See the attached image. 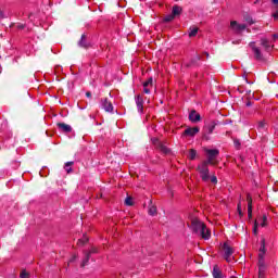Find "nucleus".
Masks as SVG:
<instances>
[{
    "label": "nucleus",
    "instance_id": "49530a36",
    "mask_svg": "<svg viewBox=\"0 0 278 278\" xmlns=\"http://www.w3.org/2000/svg\"><path fill=\"white\" fill-rule=\"evenodd\" d=\"M86 97H87V99H91V98H92V92L87 91V92H86Z\"/></svg>",
    "mask_w": 278,
    "mask_h": 278
},
{
    "label": "nucleus",
    "instance_id": "2eb2a0df",
    "mask_svg": "<svg viewBox=\"0 0 278 278\" xmlns=\"http://www.w3.org/2000/svg\"><path fill=\"white\" fill-rule=\"evenodd\" d=\"M184 12V9L179 5H174L172 9V16L175 18V16H179Z\"/></svg>",
    "mask_w": 278,
    "mask_h": 278
},
{
    "label": "nucleus",
    "instance_id": "c85d7f7f",
    "mask_svg": "<svg viewBox=\"0 0 278 278\" xmlns=\"http://www.w3.org/2000/svg\"><path fill=\"white\" fill-rule=\"evenodd\" d=\"M87 255H94V253H99V249H97L96 247L91 248L88 252H85Z\"/></svg>",
    "mask_w": 278,
    "mask_h": 278
},
{
    "label": "nucleus",
    "instance_id": "de8ad7c7",
    "mask_svg": "<svg viewBox=\"0 0 278 278\" xmlns=\"http://www.w3.org/2000/svg\"><path fill=\"white\" fill-rule=\"evenodd\" d=\"M66 173H73V168L64 166Z\"/></svg>",
    "mask_w": 278,
    "mask_h": 278
},
{
    "label": "nucleus",
    "instance_id": "6e6552de",
    "mask_svg": "<svg viewBox=\"0 0 278 278\" xmlns=\"http://www.w3.org/2000/svg\"><path fill=\"white\" fill-rule=\"evenodd\" d=\"M78 47L81 49H90V42L88 41L85 34L81 35L80 40L78 41Z\"/></svg>",
    "mask_w": 278,
    "mask_h": 278
},
{
    "label": "nucleus",
    "instance_id": "37998d69",
    "mask_svg": "<svg viewBox=\"0 0 278 278\" xmlns=\"http://www.w3.org/2000/svg\"><path fill=\"white\" fill-rule=\"evenodd\" d=\"M143 92H144L146 94H150V93H151V89L148 88V87H143Z\"/></svg>",
    "mask_w": 278,
    "mask_h": 278
},
{
    "label": "nucleus",
    "instance_id": "58836bf2",
    "mask_svg": "<svg viewBox=\"0 0 278 278\" xmlns=\"http://www.w3.org/2000/svg\"><path fill=\"white\" fill-rule=\"evenodd\" d=\"M253 233L257 236V220L254 222Z\"/></svg>",
    "mask_w": 278,
    "mask_h": 278
},
{
    "label": "nucleus",
    "instance_id": "c756f323",
    "mask_svg": "<svg viewBox=\"0 0 278 278\" xmlns=\"http://www.w3.org/2000/svg\"><path fill=\"white\" fill-rule=\"evenodd\" d=\"M243 18H244V21H245L247 23H249L250 25H253V23H255V22L253 21V17H251V15H249V14H245Z\"/></svg>",
    "mask_w": 278,
    "mask_h": 278
},
{
    "label": "nucleus",
    "instance_id": "1a4fd4ad",
    "mask_svg": "<svg viewBox=\"0 0 278 278\" xmlns=\"http://www.w3.org/2000/svg\"><path fill=\"white\" fill-rule=\"evenodd\" d=\"M189 121L191 123H199V121H201V114H199L195 110H192L189 113Z\"/></svg>",
    "mask_w": 278,
    "mask_h": 278
},
{
    "label": "nucleus",
    "instance_id": "72a5a7b5",
    "mask_svg": "<svg viewBox=\"0 0 278 278\" xmlns=\"http://www.w3.org/2000/svg\"><path fill=\"white\" fill-rule=\"evenodd\" d=\"M30 274L26 269H23L20 274V278H29Z\"/></svg>",
    "mask_w": 278,
    "mask_h": 278
},
{
    "label": "nucleus",
    "instance_id": "7c9ffc66",
    "mask_svg": "<svg viewBox=\"0 0 278 278\" xmlns=\"http://www.w3.org/2000/svg\"><path fill=\"white\" fill-rule=\"evenodd\" d=\"M197 157V150L190 149L189 150V159L194 160Z\"/></svg>",
    "mask_w": 278,
    "mask_h": 278
},
{
    "label": "nucleus",
    "instance_id": "b1692460",
    "mask_svg": "<svg viewBox=\"0 0 278 278\" xmlns=\"http://www.w3.org/2000/svg\"><path fill=\"white\" fill-rule=\"evenodd\" d=\"M233 147L235 149H237V151H240L242 143L240 142V140L238 138H233Z\"/></svg>",
    "mask_w": 278,
    "mask_h": 278
},
{
    "label": "nucleus",
    "instance_id": "a878e982",
    "mask_svg": "<svg viewBox=\"0 0 278 278\" xmlns=\"http://www.w3.org/2000/svg\"><path fill=\"white\" fill-rule=\"evenodd\" d=\"M149 214H150V216H155V214H157V206H155V205H151L150 207H149Z\"/></svg>",
    "mask_w": 278,
    "mask_h": 278
},
{
    "label": "nucleus",
    "instance_id": "39448f33",
    "mask_svg": "<svg viewBox=\"0 0 278 278\" xmlns=\"http://www.w3.org/2000/svg\"><path fill=\"white\" fill-rule=\"evenodd\" d=\"M203 240H210L212 238V232L207 229V226L204 224L200 232H198Z\"/></svg>",
    "mask_w": 278,
    "mask_h": 278
},
{
    "label": "nucleus",
    "instance_id": "cd10ccee",
    "mask_svg": "<svg viewBox=\"0 0 278 278\" xmlns=\"http://www.w3.org/2000/svg\"><path fill=\"white\" fill-rule=\"evenodd\" d=\"M172 21H175V17L173 16V13L169 14V15H166V16L163 18V23H170Z\"/></svg>",
    "mask_w": 278,
    "mask_h": 278
},
{
    "label": "nucleus",
    "instance_id": "423d86ee",
    "mask_svg": "<svg viewBox=\"0 0 278 278\" xmlns=\"http://www.w3.org/2000/svg\"><path fill=\"white\" fill-rule=\"evenodd\" d=\"M247 201H248V218H253V198L251 194L248 193L247 195Z\"/></svg>",
    "mask_w": 278,
    "mask_h": 278
},
{
    "label": "nucleus",
    "instance_id": "bb28decb",
    "mask_svg": "<svg viewBox=\"0 0 278 278\" xmlns=\"http://www.w3.org/2000/svg\"><path fill=\"white\" fill-rule=\"evenodd\" d=\"M88 240H89L88 237L84 236L83 239H79L77 241L78 247H84V244H87Z\"/></svg>",
    "mask_w": 278,
    "mask_h": 278
},
{
    "label": "nucleus",
    "instance_id": "5701e85b",
    "mask_svg": "<svg viewBox=\"0 0 278 278\" xmlns=\"http://www.w3.org/2000/svg\"><path fill=\"white\" fill-rule=\"evenodd\" d=\"M257 129H268V124L265 119L258 122Z\"/></svg>",
    "mask_w": 278,
    "mask_h": 278
},
{
    "label": "nucleus",
    "instance_id": "3c124183",
    "mask_svg": "<svg viewBox=\"0 0 278 278\" xmlns=\"http://www.w3.org/2000/svg\"><path fill=\"white\" fill-rule=\"evenodd\" d=\"M75 260H77V256H76V255H74V256L70 260V262H75Z\"/></svg>",
    "mask_w": 278,
    "mask_h": 278
},
{
    "label": "nucleus",
    "instance_id": "13d9d810",
    "mask_svg": "<svg viewBox=\"0 0 278 278\" xmlns=\"http://www.w3.org/2000/svg\"><path fill=\"white\" fill-rule=\"evenodd\" d=\"M28 18H31V14L28 15Z\"/></svg>",
    "mask_w": 278,
    "mask_h": 278
},
{
    "label": "nucleus",
    "instance_id": "ddd939ff",
    "mask_svg": "<svg viewBox=\"0 0 278 278\" xmlns=\"http://www.w3.org/2000/svg\"><path fill=\"white\" fill-rule=\"evenodd\" d=\"M201 60V55L197 54L194 59L190 61V63H186V68H192V66H197V63Z\"/></svg>",
    "mask_w": 278,
    "mask_h": 278
},
{
    "label": "nucleus",
    "instance_id": "c03bdc74",
    "mask_svg": "<svg viewBox=\"0 0 278 278\" xmlns=\"http://www.w3.org/2000/svg\"><path fill=\"white\" fill-rule=\"evenodd\" d=\"M25 27H26L25 24H17V25H16V28H17V29H24Z\"/></svg>",
    "mask_w": 278,
    "mask_h": 278
},
{
    "label": "nucleus",
    "instance_id": "a18cd8bd",
    "mask_svg": "<svg viewBox=\"0 0 278 278\" xmlns=\"http://www.w3.org/2000/svg\"><path fill=\"white\" fill-rule=\"evenodd\" d=\"M275 21H278V10L273 14Z\"/></svg>",
    "mask_w": 278,
    "mask_h": 278
},
{
    "label": "nucleus",
    "instance_id": "f3484780",
    "mask_svg": "<svg viewBox=\"0 0 278 278\" xmlns=\"http://www.w3.org/2000/svg\"><path fill=\"white\" fill-rule=\"evenodd\" d=\"M261 45L262 47H264L265 51H271L273 46H270V42L268 41V39H261Z\"/></svg>",
    "mask_w": 278,
    "mask_h": 278
},
{
    "label": "nucleus",
    "instance_id": "c9c22d12",
    "mask_svg": "<svg viewBox=\"0 0 278 278\" xmlns=\"http://www.w3.org/2000/svg\"><path fill=\"white\" fill-rule=\"evenodd\" d=\"M237 210H238L239 216H244V214L242 213V205L240 203L238 204Z\"/></svg>",
    "mask_w": 278,
    "mask_h": 278
},
{
    "label": "nucleus",
    "instance_id": "9d476101",
    "mask_svg": "<svg viewBox=\"0 0 278 278\" xmlns=\"http://www.w3.org/2000/svg\"><path fill=\"white\" fill-rule=\"evenodd\" d=\"M102 108L105 110V112H114V106L112 105V102L108 100V98L102 101Z\"/></svg>",
    "mask_w": 278,
    "mask_h": 278
},
{
    "label": "nucleus",
    "instance_id": "a19ab883",
    "mask_svg": "<svg viewBox=\"0 0 278 278\" xmlns=\"http://www.w3.org/2000/svg\"><path fill=\"white\" fill-rule=\"evenodd\" d=\"M230 27H232V29L236 27H238V22L237 21H231L230 22Z\"/></svg>",
    "mask_w": 278,
    "mask_h": 278
},
{
    "label": "nucleus",
    "instance_id": "4468645a",
    "mask_svg": "<svg viewBox=\"0 0 278 278\" xmlns=\"http://www.w3.org/2000/svg\"><path fill=\"white\" fill-rule=\"evenodd\" d=\"M212 275L214 278H223V271L218 265H214Z\"/></svg>",
    "mask_w": 278,
    "mask_h": 278
},
{
    "label": "nucleus",
    "instance_id": "8fccbe9b",
    "mask_svg": "<svg viewBox=\"0 0 278 278\" xmlns=\"http://www.w3.org/2000/svg\"><path fill=\"white\" fill-rule=\"evenodd\" d=\"M274 40L278 39V33L273 35Z\"/></svg>",
    "mask_w": 278,
    "mask_h": 278
},
{
    "label": "nucleus",
    "instance_id": "f8f14e48",
    "mask_svg": "<svg viewBox=\"0 0 278 278\" xmlns=\"http://www.w3.org/2000/svg\"><path fill=\"white\" fill-rule=\"evenodd\" d=\"M136 105H137L139 112H143V110H144V100L141 98V96L136 97Z\"/></svg>",
    "mask_w": 278,
    "mask_h": 278
},
{
    "label": "nucleus",
    "instance_id": "79ce46f5",
    "mask_svg": "<svg viewBox=\"0 0 278 278\" xmlns=\"http://www.w3.org/2000/svg\"><path fill=\"white\" fill-rule=\"evenodd\" d=\"M73 164H75V162H73V161L66 162L65 163V168H68L71 166H73Z\"/></svg>",
    "mask_w": 278,
    "mask_h": 278
},
{
    "label": "nucleus",
    "instance_id": "a211bd4d",
    "mask_svg": "<svg viewBox=\"0 0 278 278\" xmlns=\"http://www.w3.org/2000/svg\"><path fill=\"white\" fill-rule=\"evenodd\" d=\"M156 148L165 155H168V153H170V150L166 148V146H164L163 143H157Z\"/></svg>",
    "mask_w": 278,
    "mask_h": 278
},
{
    "label": "nucleus",
    "instance_id": "603ef678",
    "mask_svg": "<svg viewBox=\"0 0 278 278\" xmlns=\"http://www.w3.org/2000/svg\"><path fill=\"white\" fill-rule=\"evenodd\" d=\"M258 278H265L264 274H258Z\"/></svg>",
    "mask_w": 278,
    "mask_h": 278
},
{
    "label": "nucleus",
    "instance_id": "f257e3e1",
    "mask_svg": "<svg viewBox=\"0 0 278 278\" xmlns=\"http://www.w3.org/2000/svg\"><path fill=\"white\" fill-rule=\"evenodd\" d=\"M207 162H203L197 167V170L200 173L202 181H210V167H207Z\"/></svg>",
    "mask_w": 278,
    "mask_h": 278
},
{
    "label": "nucleus",
    "instance_id": "412c9836",
    "mask_svg": "<svg viewBox=\"0 0 278 278\" xmlns=\"http://www.w3.org/2000/svg\"><path fill=\"white\" fill-rule=\"evenodd\" d=\"M266 273V265L264 261H258V275H264Z\"/></svg>",
    "mask_w": 278,
    "mask_h": 278
},
{
    "label": "nucleus",
    "instance_id": "aec40b11",
    "mask_svg": "<svg viewBox=\"0 0 278 278\" xmlns=\"http://www.w3.org/2000/svg\"><path fill=\"white\" fill-rule=\"evenodd\" d=\"M214 129H216V122H211L206 126L207 134H213Z\"/></svg>",
    "mask_w": 278,
    "mask_h": 278
},
{
    "label": "nucleus",
    "instance_id": "bf43d9fd",
    "mask_svg": "<svg viewBox=\"0 0 278 278\" xmlns=\"http://www.w3.org/2000/svg\"><path fill=\"white\" fill-rule=\"evenodd\" d=\"M231 278H236V277H231Z\"/></svg>",
    "mask_w": 278,
    "mask_h": 278
},
{
    "label": "nucleus",
    "instance_id": "393cba45",
    "mask_svg": "<svg viewBox=\"0 0 278 278\" xmlns=\"http://www.w3.org/2000/svg\"><path fill=\"white\" fill-rule=\"evenodd\" d=\"M88 262H90V254H87V253L85 252V258H84V261H83V263H81V268L88 266Z\"/></svg>",
    "mask_w": 278,
    "mask_h": 278
},
{
    "label": "nucleus",
    "instance_id": "4be33fe9",
    "mask_svg": "<svg viewBox=\"0 0 278 278\" xmlns=\"http://www.w3.org/2000/svg\"><path fill=\"white\" fill-rule=\"evenodd\" d=\"M260 253H266V239L262 238Z\"/></svg>",
    "mask_w": 278,
    "mask_h": 278
},
{
    "label": "nucleus",
    "instance_id": "6ab92c4d",
    "mask_svg": "<svg viewBox=\"0 0 278 278\" xmlns=\"http://www.w3.org/2000/svg\"><path fill=\"white\" fill-rule=\"evenodd\" d=\"M197 34H199V27L191 26L189 28V38H194V36H197Z\"/></svg>",
    "mask_w": 278,
    "mask_h": 278
},
{
    "label": "nucleus",
    "instance_id": "473e14b6",
    "mask_svg": "<svg viewBox=\"0 0 278 278\" xmlns=\"http://www.w3.org/2000/svg\"><path fill=\"white\" fill-rule=\"evenodd\" d=\"M125 205H128V206L134 205V198L127 197V198L125 199Z\"/></svg>",
    "mask_w": 278,
    "mask_h": 278
},
{
    "label": "nucleus",
    "instance_id": "6e6d98bb",
    "mask_svg": "<svg viewBox=\"0 0 278 278\" xmlns=\"http://www.w3.org/2000/svg\"><path fill=\"white\" fill-rule=\"evenodd\" d=\"M14 25H15L14 23H11L10 27H14Z\"/></svg>",
    "mask_w": 278,
    "mask_h": 278
},
{
    "label": "nucleus",
    "instance_id": "dca6fc26",
    "mask_svg": "<svg viewBox=\"0 0 278 278\" xmlns=\"http://www.w3.org/2000/svg\"><path fill=\"white\" fill-rule=\"evenodd\" d=\"M252 51L254 52V58L256 60H264V56L262 55V51L260 50V48L252 46Z\"/></svg>",
    "mask_w": 278,
    "mask_h": 278
},
{
    "label": "nucleus",
    "instance_id": "4d7b16f0",
    "mask_svg": "<svg viewBox=\"0 0 278 278\" xmlns=\"http://www.w3.org/2000/svg\"><path fill=\"white\" fill-rule=\"evenodd\" d=\"M254 3H255V4L260 3V0H256Z\"/></svg>",
    "mask_w": 278,
    "mask_h": 278
},
{
    "label": "nucleus",
    "instance_id": "5fc2aeb1",
    "mask_svg": "<svg viewBox=\"0 0 278 278\" xmlns=\"http://www.w3.org/2000/svg\"><path fill=\"white\" fill-rule=\"evenodd\" d=\"M206 58H210V53L205 52Z\"/></svg>",
    "mask_w": 278,
    "mask_h": 278
},
{
    "label": "nucleus",
    "instance_id": "7ed1b4c3",
    "mask_svg": "<svg viewBox=\"0 0 278 278\" xmlns=\"http://www.w3.org/2000/svg\"><path fill=\"white\" fill-rule=\"evenodd\" d=\"M223 250H224V260H226V262H231V255H233V248H231L227 243H224Z\"/></svg>",
    "mask_w": 278,
    "mask_h": 278
},
{
    "label": "nucleus",
    "instance_id": "0eeeda50",
    "mask_svg": "<svg viewBox=\"0 0 278 278\" xmlns=\"http://www.w3.org/2000/svg\"><path fill=\"white\" fill-rule=\"evenodd\" d=\"M201 129L199 128V126L195 127H189L187 129H185V131L182 132V136H190L191 138L194 137L195 134H199Z\"/></svg>",
    "mask_w": 278,
    "mask_h": 278
},
{
    "label": "nucleus",
    "instance_id": "09e8293b",
    "mask_svg": "<svg viewBox=\"0 0 278 278\" xmlns=\"http://www.w3.org/2000/svg\"><path fill=\"white\" fill-rule=\"evenodd\" d=\"M271 3L278 8V0H271Z\"/></svg>",
    "mask_w": 278,
    "mask_h": 278
},
{
    "label": "nucleus",
    "instance_id": "ea45409f",
    "mask_svg": "<svg viewBox=\"0 0 278 278\" xmlns=\"http://www.w3.org/2000/svg\"><path fill=\"white\" fill-rule=\"evenodd\" d=\"M266 253H264V252H260V254H258V262H264V255H265Z\"/></svg>",
    "mask_w": 278,
    "mask_h": 278
},
{
    "label": "nucleus",
    "instance_id": "e433bc0d",
    "mask_svg": "<svg viewBox=\"0 0 278 278\" xmlns=\"http://www.w3.org/2000/svg\"><path fill=\"white\" fill-rule=\"evenodd\" d=\"M266 220H268V217L266 215L263 216V222L261 223V227H266Z\"/></svg>",
    "mask_w": 278,
    "mask_h": 278
},
{
    "label": "nucleus",
    "instance_id": "20e7f679",
    "mask_svg": "<svg viewBox=\"0 0 278 278\" xmlns=\"http://www.w3.org/2000/svg\"><path fill=\"white\" fill-rule=\"evenodd\" d=\"M206 153L208 155V160L204 161L207 162V164H214V159L217 157L218 153H220L217 149L206 150Z\"/></svg>",
    "mask_w": 278,
    "mask_h": 278
},
{
    "label": "nucleus",
    "instance_id": "9b49d317",
    "mask_svg": "<svg viewBox=\"0 0 278 278\" xmlns=\"http://www.w3.org/2000/svg\"><path fill=\"white\" fill-rule=\"evenodd\" d=\"M56 126L59 127V129H62V131H64L65 134H71V131H73V128L68 124L58 123Z\"/></svg>",
    "mask_w": 278,
    "mask_h": 278
},
{
    "label": "nucleus",
    "instance_id": "f03ea898",
    "mask_svg": "<svg viewBox=\"0 0 278 278\" xmlns=\"http://www.w3.org/2000/svg\"><path fill=\"white\" fill-rule=\"evenodd\" d=\"M205 224L203 222H201L199 218L194 217L191 219V226L190 229L194 232V233H200L202 227Z\"/></svg>",
    "mask_w": 278,
    "mask_h": 278
},
{
    "label": "nucleus",
    "instance_id": "f704fd0d",
    "mask_svg": "<svg viewBox=\"0 0 278 278\" xmlns=\"http://www.w3.org/2000/svg\"><path fill=\"white\" fill-rule=\"evenodd\" d=\"M236 29L237 31H244V29H247V24H238Z\"/></svg>",
    "mask_w": 278,
    "mask_h": 278
},
{
    "label": "nucleus",
    "instance_id": "4c0bfd02",
    "mask_svg": "<svg viewBox=\"0 0 278 278\" xmlns=\"http://www.w3.org/2000/svg\"><path fill=\"white\" fill-rule=\"evenodd\" d=\"M211 182L212 184H218V178L216 176H211Z\"/></svg>",
    "mask_w": 278,
    "mask_h": 278
},
{
    "label": "nucleus",
    "instance_id": "864d4df0",
    "mask_svg": "<svg viewBox=\"0 0 278 278\" xmlns=\"http://www.w3.org/2000/svg\"><path fill=\"white\" fill-rule=\"evenodd\" d=\"M247 106L251 108V101L247 102Z\"/></svg>",
    "mask_w": 278,
    "mask_h": 278
},
{
    "label": "nucleus",
    "instance_id": "2f4dec72",
    "mask_svg": "<svg viewBox=\"0 0 278 278\" xmlns=\"http://www.w3.org/2000/svg\"><path fill=\"white\" fill-rule=\"evenodd\" d=\"M149 86H153V77H150L146 83H143V88H149Z\"/></svg>",
    "mask_w": 278,
    "mask_h": 278
}]
</instances>
